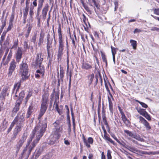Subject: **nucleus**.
<instances>
[{"label":"nucleus","instance_id":"obj_1","mask_svg":"<svg viewBox=\"0 0 159 159\" xmlns=\"http://www.w3.org/2000/svg\"><path fill=\"white\" fill-rule=\"evenodd\" d=\"M47 127V124L45 122H39L37 124L33 130L30 140L28 141L26 147L21 153L22 158L29 157L32 151L43 136Z\"/></svg>","mask_w":159,"mask_h":159},{"label":"nucleus","instance_id":"obj_2","mask_svg":"<svg viewBox=\"0 0 159 159\" xmlns=\"http://www.w3.org/2000/svg\"><path fill=\"white\" fill-rule=\"evenodd\" d=\"M60 121L57 120L53 123L54 128L52 132L53 137L51 140L54 143L57 141L60 138L61 134L62 132L63 128L61 125L60 124Z\"/></svg>","mask_w":159,"mask_h":159},{"label":"nucleus","instance_id":"obj_3","mask_svg":"<svg viewBox=\"0 0 159 159\" xmlns=\"http://www.w3.org/2000/svg\"><path fill=\"white\" fill-rule=\"evenodd\" d=\"M48 96L49 94L46 92L42 95L40 112L38 117V119H40L42 116L47 109Z\"/></svg>","mask_w":159,"mask_h":159},{"label":"nucleus","instance_id":"obj_4","mask_svg":"<svg viewBox=\"0 0 159 159\" xmlns=\"http://www.w3.org/2000/svg\"><path fill=\"white\" fill-rule=\"evenodd\" d=\"M20 72L22 77V80H25L29 76L28 75V66L26 62L22 61L20 65Z\"/></svg>","mask_w":159,"mask_h":159},{"label":"nucleus","instance_id":"obj_5","mask_svg":"<svg viewBox=\"0 0 159 159\" xmlns=\"http://www.w3.org/2000/svg\"><path fill=\"white\" fill-rule=\"evenodd\" d=\"M21 83V80H20L18 82L16 83L14 85L13 88L12 92V94H15V95L14 98L15 100H16L18 99V95L17 94L20 87Z\"/></svg>","mask_w":159,"mask_h":159},{"label":"nucleus","instance_id":"obj_6","mask_svg":"<svg viewBox=\"0 0 159 159\" xmlns=\"http://www.w3.org/2000/svg\"><path fill=\"white\" fill-rule=\"evenodd\" d=\"M47 49L48 52V57L50 56V52L51 50L52 44V38H50V35L48 34L47 36Z\"/></svg>","mask_w":159,"mask_h":159},{"label":"nucleus","instance_id":"obj_7","mask_svg":"<svg viewBox=\"0 0 159 159\" xmlns=\"http://www.w3.org/2000/svg\"><path fill=\"white\" fill-rule=\"evenodd\" d=\"M16 62L14 60H12L10 63L8 72V77H11L13 72L14 71L16 67Z\"/></svg>","mask_w":159,"mask_h":159},{"label":"nucleus","instance_id":"obj_8","mask_svg":"<svg viewBox=\"0 0 159 159\" xmlns=\"http://www.w3.org/2000/svg\"><path fill=\"white\" fill-rule=\"evenodd\" d=\"M44 1V0H38V6L37 9V14L35 17V18L37 20L40 19V18L39 16V13L42 9Z\"/></svg>","mask_w":159,"mask_h":159},{"label":"nucleus","instance_id":"obj_9","mask_svg":"<svg viewBox=\"0 0 159 159\" xmlns=\"http://www.w3.org/2000/svg\"><path fill=\"white\" fill-rule=\"evenodd\" d=\"M9 88L8 86H5L2 89V91L0 94V97L3 99L5 98L7 94V96H8L9 94V93L8 92L9 90Z\"/></svg>","mask_w":159,"mask_h":159},{"label":"nucleus","instance_id":"obj_10","mask_svg":"<svg viewBox=\"0 0 159 159\" xmlns=\"http://www.w3.org/2000/svg\"><path fill=\"white\" fill-rule=\"evenodd\" d=\"M59 45L58 50V59L60 58L63 55V42H59Z\"/></svg>","mask_w":159,"mask_h":159},{"label":"nucleus","instance_id":"obj_11","mask_svg":"<svg viewBox=\"0 0 159 159\" xmlns=\"http://www.w3.org/2000/svg\"><path fill=\"white\" fill-rule=\"evenodd\" d=\"M49 8V5L48 3L44 5L42 9V15L43 19H45L47 14Z\"/></svg>","mask_w":159,"mask_h":159},{"label":"nucleus","instance_id":"obj_12","mask_svg":"<svg viewBox=\"0 0 159 159\" xmlns=\"http://www.w3.org/2000/svg\"><path fill=\"white\" fill-rule=\"evenodd\" d=\"M41 53L37 54L36 58V64L37 66H39V67L43 68V66H41V63L43 61V58L41 57Z\"/></svg>","mask_w":159,"mask_h":159},{"label":"nucleus","instance_id":"obj_13","mask_svg":"<svg viewBox=\"0 0 159 159\" xmlns=\"http://www.w3.org/2000/svg\"><path fill=\"white\" fill-rule=\"evenodd\" d=\"M22 51L20 48H18L17 52L16 53V61L19 62L22 57Z\"/></svg>","mask_w":159,"mask_h":159},{"label":"nucleus","instance_id":"obj_14","mask_svg":"<svg viewBox=\"0 0 159 159\" xmlns=\"http://www.w3.org/2000/svg\"><path fill=\"white\" fill-rule=\"evenodd\" d=\"M22 124L21 123L19 124L18 125L16 126L15 128V132L13 133V138L14 139L16 138V136L17 135L19 132L21 130V128L22 127Z\"/></svg>","mask_w":159,"mask_h":159},{"label":"nucleus","instance_id":"obj_15","mask_svg":"<svg viewBox=\"0 0 159 159\" xmlns=\"http://www.w3.org/2000/svg\"><path fill=\"white\" fill-rule=\"evenodd\" d=\"M139 120L141 123L143 124L146 127L147 129H150L151 127L150 126L149 123L143 117L140 116L139 117Z\"/></svg>","mask_w":159,"mask_h":159},{"label":"nucleus","instance_id":"obj_16","mask_svg":"<svg viewBox=\"0 0 159 159\" xmlns=\"http://www.w3.org/2000/svg\"><path fill=\"white\" fill-rule=\"evenodd\" d=\"M42 152V149L41 148H37L36 149L32 156L34 157L35 156V157L34 158L36 159L40 156Z\"/></svg>","mask_w":159,"mask_h":159},{"label":"nucleus","instance_id":"obj_17","mask_svg":"<svg viewBox=\"0 0 159 159\" xmlns=\"http://www.w3.org/2000/svg\"><path fill=\"white\" fill-rule=\"evenodd\" d=\"M21 103V102H18V101L17 100L15 107L12 111L13 113H16L19 111Z\"/></svg>","mask_w":159,"mask_h":159},{"label":"nucleus","instance_id":"obj_18","mask_svg":"<svg viewBox=\"0 0 159 159\" xmlns=\"http://www.w3.org/2000/svg\"><path fill=\"white\" fill-rule=\"evenodd\" d=\"M44 37V34L42 32H41L40 34V36L39 39V41L38 45L39 47L41 46L43 43V39Z\"/></svg>","mask_w":159,"mask_h":159},{"label":"nucleus","instance_id":"obj_19","mask_svg":"<svg viewBox=\"0 0 159 159\" xmlns=\"http://www.w3.org/2000/svg\"><path fill=\"white\" fill-rule=\"evenodd\" d=\"M64 71L60 70V75L59 76V73L58 72V82L59 84H60V82L63 81V78L64 76Z\"/></svg>","mask_w":159,"mask_h":159},{"label":"nucleus","instance_id":"obj_20","mask_svg":"<svg viewBox=\"0 0 159 159\" xmlns=\"http://www.w3.org/2000/svg\"><path fill=\"white\" fill-rule=\"evenodd\" d=\"M18 117L17 116H16L15 117V119H14V120H13V121L11 123V124L10 125V127L8 129L7 132L8 133H9L11 130L12 129V128L16 124V122L18 120Z\"/></svg>","mask_w":159,"mask_h":159},{"label":"nucleus","instance_id":"obj_21","mask_svg":"<svg viewBox=\"0 0 159 159\" xmlns=\"http://www.w3.org/2000/svg\"><path fill=\"white\" fill-rule=\"evenodd\" d=\"M82 68L83 69L88 70L92 68V66L89 63L86 62H84L82 65Z\"/></svg>","mask_w":159,"mask_h":159},{"label":"nucleus","instance_id":"obj_22","mask_svg":"<svg viewBox=\"0 0 159 159\" xmlns=\"http://www.w3.org/2000/svg\"><path fill=\"white\" fill-rule=\"evenodd\" d=\"M58 41L63 42L62 35L61 34V25L59 24V25L58 29Z\"/></svg>","mask_w":159,"mask_h":159},{"label":"nucleus","instance_id":"obj_23","mask_svg":"<svg viewBox=\"0 0 159 159\" xmlns=\"http://www.w3.org/2000/svg\"><path fill=\"white\" fill-rule=\"evenodd\" d=\"M33 107L32 106V105H30L27 111L26 118H28L30 117V116L33 112Z\"/></svg>","mask_w":159,"mask_h":159},{"label":"nucleus","instance_id":"obj_24","mask_svg":"<svg viewBox=\"0 0 159 159\" xmlns=\"http://www.w3.org/2000/svg\"><path fill=\"white\" fill-rule=\"evenodd\" d=\"M25 95V92L24 91H22L19 93L18 100H17V99L16 100V101L17 100L18 102H20L21 103L22 100H23V98L24 97Z\"/></svg>","mask_w":159,"mask_h":159},{"label":"nucleus","instance_id":"obj_25","mask_svg":"<svg viewBox=\"0 0 159 159\" xmlns=\"http://www.w3.org/2000/svg\"><path fill=\"white\" fill-rule=\"evenodd\" d=\"M112 137L120 145H121L123 147L126 148V144L123 141H122V142H120L119 141L117 138L115 136V135H111Z\"/></svg>","mask_w":159,"mask_h":159},{"label":"nucleus","instance_id":"obj_26","mask_svg":"<svg viewBox=\"0 0 159 159\" xmlns=\"http://www.w3.org/2000/svg\"><path fill=\"white\" fill-rule=\"evenodd\" d=\"M12 56V52L11 51L9 53V54H8L6 61L4 63H3L4 65H6L9 62Z\"/></svg>","mask_w":159,"mask_h":159},{"label":"nucleus","instance_id":"obj_27","mask_svg":"<svg viewBox=\"0 0 159 159\" xmlns=\"http://www.w3.org/2000/svg\"><path fill=\"white\" fill-rule=\"evenodd\" d=\"M121 119L124 123L125 124H128L129 123V120L127 119L124 113L121 114Z\"/></svg>","mask_w":159,"mask_h":159},{"label":"nucleus","instance_id":"obj_28","mask_svg":"<svg viewBox=\"0 0 159 159\" xmlns=\"http://www.w3.org/2000/svg\"><path fill=\"white\" fill-rule=\"evenodd\" d=\"M54 106L55 107L56 109L60 115L62 114V111L61 109H60L58 107V103H56V102L54 103Z\"/></svg>","mask_w":159,"mask_h":159},{"label":"nucleus","instance_id":"obj_29","mask_svg":"<svg viewBox=\"0 0 159 159\" xmlns=\"http://www.w3.org/2000/svg\"><path fill=\"white\" fill-rule=\"evenodd\" d=\"M101 56L103 61L106 64V66H107V60L106 57V55L102 51H101Z\"/></svg>","mask_w":159,"mask_h":159},{"label":"nucleus","instance_id":"obj_30","mask_svg":"<svg viewBox=\"0 0 159 159\" xmlns=\"http://www.w3.org/2000/svg\"><path fill=\"white\" fill-rule=\"evenodd\" d=\"M15 9L13 8L12 11L11 16L9 22L13 23L15 17Z\"/></svg>","mask_w":159,"mask_h":159},{"label":"nucleus","instance_id":"obj_31","mask_svg":"<svg viewBox=\"0 0 159 159\" xmlns=\"http://www.w3.org/2000/svg\"><path fill=\"white\" fill-rule=\"evenodd\" d=\"M29 11V8L28 7L27 5L24 9L23 11V17H27Z\"/></svg>","mask_w":159,"mask_h":159},{"label":"nucleus","instance_id":"obj_32","mask_svg":"<svg viewBox=\"0 0 159 159\" xmlns=\"http://www.w3.org/2000/svg\"><path fill=\"white\" fill-rule=\"evenodd\" d=\"M130 43H131V45L132 46L134 49H135L137 47V42L134 40L130 39Z\"/></svg>","mask_w":159,"mask_h":159},{"label":"nucleus","instance_id":"obj_33","mask_svg":"<svg viewBox=\"0 0 159 159\" xmlns=\"http://www.w3.org/2000/svg\"><path fill=\"white\" fill-rule=\"evenodd\" d=\"M134 138L141 142H143L144 141V140L143 138H141L140 135L136 134H135Z\"/></svg>","mask_w":159,"mask_h":159},{"label":"nucleus","instance_id":"obj_34","mask_svg":"<svg viewBox=\"0 0 159 159\" xmlns=\"http://www.w3.org/2000/svg\"><path fill=\"white\" fill-rule=\"evenodd\" d=\"M59 93L58 92H55L54 93V95H55V101L54 103L56 102V103H58V100L59 98Z\"/></svg>","mask_w":159,"mask_h":159},{"label":"nucleus","instance_id":"obj_35","mask_svg":"<svg viewBox=\"0 0 159 159\" xmlns=\"http://www.w3.org/2000/svg\"><path fill=\"white\" fill-rule=\"evenodd\" d=\"M125 146L126 147V148H127L128 150H129V151L131 152H137L138 151V150L135 148L129 147L126 145Z\"/></svg>","mask_w":159,"mask_h":159},{"label":"nucleus","instance_id":"obj_36","mask_svg":"<svg viewBox=\"0 0 159 159\" xmlns=\"http://www.w3.org/2000/svg\"><path fill=\"white\" fill-rule=\"evenodd\" d=\"M34 8L33 7H31L30 9L29 15L30 18H33V16L34 14Z\"/></svg>","mask_w":159,"mask_h":159},{"label":"nucleus","instance_id":"obj_37","mask_svg":"<svg viewBox=\"0 0 159 159\" xmlns=\"http://www.w3.org/2000/svg\"><path fill=\"white\" fill-rule=\"evenodd\" d=\"M94 77V75L93 74H91L88 76V78L89 80V85L92 83Z\"/></svg>","mask_w":159,"mask_h":159},{"label":"nucleus","instance_id":"obj_38","mask_svg":"<svg viewBox=\"0 0 159 159\" xmlns=\"http://www.w3.org/2000/svg\"><path fill=\"white\" fill-rule=\"evenodd\" d=\"M85 10L89 14H91L92 13L89 7L85 4L83 6Z\"/></svg>","mask_w":159,"mask_h":159},{"label":"nucleus","instance_id":"obj_39","mask_svg":"<svg viewBox=\"0 0 159 159\" xmlns=\"http://www.w3.org/2000/svg\"><path fill=\"white\" fill-rule=\"evenodd\" d=\"M104 81H105V85L106 88L107 89V91L108 92L109 94L110 95V96H111V97L112 98V99H113V96L110 92V91L108 88V86L107 84V83L106 82L105 79H104Z\"/></svg>","mask_w":159,"mask_h":159},{"label":"nucleus","instance_id":"obj_40","mask_svg":"<svg viewBox=\"0 0 159 159\" xmlns=\"http://www.w3.org/2000/svg\"><path fill=\"white\" fill-rule=\"evenodd\" d=\"M124 132L129 136L134 138L135 134H133L130 131L128 130H125Z\"/></svg>","mask_w":159,"mask_h":159},{"label":"nucleus","instance_id":"obj_41","mask_svg":"<svg viewBox=\"0 0 159 159\" xmlns=\"http://www.w3.org/2000/svg\"><path fill=\"white\" fill-rule=\"evenodd\" d=\"M37 34H35L31 38L30 41L35 44L36 41Z\"/></svg>","mask_w":159,"mask_h":159},{"label":"nucleus","instance_id":"obj_42","mask_svg":"<svg viewBox=\"0 0 159 159\" xmlns=\"http://www.w3.org/2000/svg\"><path fill=\"white\" fill-rule=\"evenodd\" d=\"M111 48L112 55H115L116 53V51L118 50V49L113 47L112 46H111Z\"/></svg>","mask_w":159,"mask_h":159},{"label":"nucleus","instance_id":"obj_43","mask_svg":"<svg viewBox=\"0 0 159 159\" xmlns=\"http://www.w3.org/2000/svg\"><path fill=\"white\" fill-rule=\"evenodd\" d=\"M6 32H3L1 37V39L0 40V43H2L3 42V41L5 39V37L6 36Z\"/></svg>","mask_w":159,"mask_h":159},{"label":"nucleus","instance_id":"obj_44","mask_svg":"<svg viewBox=\"0 0 159 159\" xmlns=\"http://www.w3.org/2000/svg\"><path fill=\"white\" fill-rule=\"evenodd\" d=\"M92 2L94 3V5L96 8L98 9H100V5L96 1V0H92Z\"/></svg>","mask_w":159,"mask_h":159},{"label":"nucleus","instance_id":"obj_45","mask_svg":"<svg viewBox=\"0 0 159 159\" xmlns=\"http://www.w3.org/2000/svg\"><path fill=\"white\" fill-rule=\"evenodd\" d=\"M18 39L15 40L14 42L13 45L11 47V49L14 48H16L18 46Z\"/></svg>","mask_w":159,"mask_h":159},{"label":"nucleus","instance_id":"obj_46","mask_svg":"<svg viewBox=\"0 0 159 159\" xmlns=\"http://www.w3.org/2000/svg\"><path fill=\"white\" fill-rule=\"evenodd\" d=\"M136 101L139 103L143 107L145 108H147L148 107V106L147 105L145 104L144 103L139 101L138 100H136Z\"/></svg>","mask_w":159,"mask_h":159},{"label":"nucleus","instance_id":"obj_47","mask_svg":"<svg viewBox=\"0 0 159 159\" xmlns=\"http://www.w3.org/2000/svg\"><path fill=\"white\" fill-rule=\"evenodd\" d=\"M138 112L141 115H142L143 116L145 115V113H147L145 109H143L139 110L138 111Z\"/></svg>","mask_w":159,"mask_h":159},{"label":"nucleus","instance_id":"obj_48","mask_svg":"<svg viewBox=\"0 0 159 159\" xmlns=\"http://www.w3.org/2000/svg\"><path fill=\"white\" fill-rule=\"evenodd\" d=\"M2 26L0 28V29L3 30L4 28V27L6 25V19H5L4 20H2Z\"/></svg>","mask_w":159,"mask_h":159},{"label":"nucleus","instance_id":"obj_49","mask_svg":"<svg viewBox=\"0 0 159 159\" xmlns=\"http://www.w3.org/2000/svg\"><path fill=\"white\" fill-rule=\"evenodd\" d=\"M55 89H53L52 93V94H51V100L50 102L51 107L52 106V101L53 100V96L54 95V93H55Z\"/></svg>","mask_w":159,"mask_h":159},{"label":"nucleus","instance_id":"obj_50","mask_svg":"<svg viewBox=\"0 0 159 159\" xmlns=\"http://www.w3.org/2000/svg\"><path fill=\"white\" fill-rule=\"evenodd\" d=\"M12 27L13 23L9 22L8 27L7 28V30L6 32L7 33L8 31L10 30Z\"/></svg>","mask_w":159,"mask_h":159},{"label":"nucleus","instance_id":"obj_51","mask_svg":"<svg viewBox=\"0 0 159 159\" xmlns=\"http://www.w3.org/2000/svg\"><path fill=\"white\" fill-rule=\"evenodd\" d=\"M33 6L32 7H36L37 6V0H32V2Z\"/></svg>","mask_w":159,"mask_h":159},{"label":"nucleus","instance_id":"obj_52","mask_svg":"<svg viewBox=\"0 0 159 159\" xmlns=\"http://www.w3.org/2000/svg\"><path fill=\"white\" fill-rule=\"evenodd\" d=\"M8 51H9V49H7L6 51V52L5 53V54L3 57V58H2V62H3V61H4V60H5V59H6V56L7 55V54L8 53Z\"/></svg>","mask_w":159,"mask_h":159},{"label":"nucleus","instance_id":"obj_53","mask_svg":"<svg viewBox=\"0 0 159 159\" xmlns=\"http://www.w3.org/2000/svg\"><path fill=\"white\" fill-rule=\"evenodd\" d=\"M24 143L23 142L20 140L17 144V147L20 148L22 146Z\"/></svg>","mask_w":159,"mask_h":159},{"label":"nucleus","instance_id":"obj_54","mask_svg":"<svg viewBox=\"0 0 159 159\" xmlns=\"http://www.w3.org/2000/svg\"><path fill=\"white\" fill-rule=\"evenodd\" d=\"M26 138L27 136L26 135H25V134L24 133L20 140L24 142L26 139Z\"/></svg>","mask_w":159,"mask_h":159},{"label":"nucleus","instance_id":"obj_55","mask_svg":"<svg viewBox=\"0 0 159 159\" xmlns=\"http://www.w3.org/2000/svg\"><path fill=\"white\" fill-rule=\"evenodd\" d=\"M143 116L148 120H151L150 116L147 112Z\"/></svg>","mask_w":159,"mask_h":159},{"label":"nucleus","instance_id":"obj_56","mask_svg":"<svg viewBox=\"0 0 159 159\" xmlns=\"http://www.w3.org/2000/svg\"><path fill=\"white\" fill-rule=\"evenodd\" d=\"M40 70H36V72L37 73H39L41 74H43V68H42V67H40Z\"/></svg>","mask_w":159,"mask_h":159},{"label":"nucleus","instance_id":"obj_57","mask_svg":"<svg viewBox=\"0 0 159 159\" xmlns=\"http://www.w3.org/2000/svg\"><path fill=\"white\" fill-rule=\"evenodd\" d=\"M88 142L91 144L93 143V140L92 137H89L88 139Z\"/></svg>","mask_w":159,"mask_h":159},{"label":"nucleus","instance_id":"obj_58","mask_svg":"<svg viewBox=\"0 0 159 159\" xmlns=\"http://www.w3.org/2000/svg\"><path fill=\"white\" fill-rule=\"evenodd\" d=\"M32 93L30 92H29L28 95H27L26 99V102H27L29 98L32 96Z\"/></svg>","mask_w":159,"mask_h":159},{"label":"nucleus","instance_id":"obj_59","mask_svg":"<svg viewBox=\"0 0 159 159\" xmlns=\"http://www.w3.org/2000/svg\"><path fill=\"white\" fill-rule=\"evenodd\" d=\"M154 13L157 15H159V8L155 9L154 10Z\"/></svg>","mask_w":159,"mask_h":159},{"label":"nucleus","instance_id":"obj_60","mask_svg":"<svg viewBox=\"0 0 159 159\" xmlns=\"http://www.w3.org/2000/svg\"><path fill=\"white\" fill-rule=\"evenodd\" d=\"M32 27L30 24L28 25V29L27 30V32H28V33H30V31L32 29Z\"/></svg>","mask_w":159,"mask_h":159},{"label":"nucleus","instance_id":"obj_61","mask_svg":"<svg viewBox=\"0 0 159 159\" xmlns=\"http://www.w3.org/2000/svg\"><path fill=\"white\" fill-rule=\"evenodd\" d=\"M109 110L112 113L113 112V104H109Z\"/></svg>","mask_w":159,"mask_h":159},{"label":"nucleus","instance_id":"obj_62","mask_svg":"<svg viewBox=\"0 0 159 159\" xmlns=\"http://www.w3.org/2000/svg\"><path fill=\"white\" fill-rule=\"evenodd\" d=\"M24 47L25 49H27L28 48V44L27 42L25 41L24 42Z\"/></svg>","mask_w":159,"mask_h":159},{"label":"nucleus","instance_id":"obj_63","mask_svg":"<svg viewBox=\"0 0 159 159\" xmlns=\"http://www.w3.org/2000/svg\"><path fill=\"white\" fill-rule=\"evenodd\" d=\"M111 151H110L109 150H107V157H111Z\"/></svg>","mask_w":159,"mask_h":159},{"label":"nucleus","instance_id":"obj_64","mask_svg":"<svg viewBox=\"0 0 159 159\" xmlns=\"http://www.w3.org/2000/svg\"><path fill=\"white\" fill-rule=\"evenodd\" d=\"M158 28L155 27H152L151 29V30L152 31H157L158 32Z\"/></svg>","mask_w":159,"mask_h":159}]
</instances>
